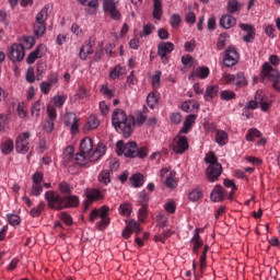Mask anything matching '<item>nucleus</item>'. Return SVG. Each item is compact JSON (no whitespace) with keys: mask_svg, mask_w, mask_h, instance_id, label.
Masks as SVG:
<instances>
[{"mask_svg":"<svg viewBox=\"0 0 280 280\" xmlns=\"http://www.w3.org/2000/svg\"><path fill=\"white\" fill-rule=\"evenodd\" d=\"M106 153V145L98 143L93 151V140L91 138H84L81 140L79 147V153L74 155V164L79 166H86L89 163L100 161Z\"/></svg>","mask_w":280,"mask_h":280,"instance_id":"obj_1","label":"nucleus"},{"mask_svg":"<svg viewBox=\"0 0 280 280\" xmlns=\"http://www.w3.org/2000/svg\"><path fill=\"white\" fill-rule=\"evenodd\" d=\"M136 124L135 116H127L124 109H114L112 114V126H114V129L118 133L125 136V138L131 137Z\"/></svg>","mask_w":280,"mask_h":280,"instance_id":"obj_2","label":"nucleus"},{"mask_svg":"<svg viewBox=\"0 0 280 280\" xmlns=\"http://www.w3.org/2000/svg\"><path fill=\"white\" fill-rule=\"evenodd\" d=\"M45 199L48 207L56 211H61L65 209L78 208L80 205L79 197H62L55 190H49L45 194Z\"/></svg>","mask_w":280,"mask_h":280,"instance_id":"obj_3","label":"nucleus"},{"mask_svg":"<svg viewBox=\"0 0 280 280\" xmlns=\"http://www.w3.org/2000/svg\"><path fill=\"white\" fill-rule=\"evenodd\" d=\"M116 147L118 148V155H125V158L129 159H144L149 153L148 147L138 148L136 142L125 144L124 141H118Z\"/></svg>","mask_w":280,"mask_h":280,"instance_id":"obj_4","label":"nucleus"},{"mask_svg":"<svg viewBox=\"0 0 280 280\" xmlns=\"http://www.w3.org/2000/svg\"><path fill=\"white\" fill-rule=\"evenodd\" d=\"M222 80L225 84H234L237 89L245 88L248 84L244 72H237L236 74L224 72V74H222Z\"/></svg>","mask_w":280,"mask_h":280,"instance_id":"obj_5","label":"nucleus"},{"mask_svg":"<svg viewBox=\"0 0 280 280\" xmlns=\"http://www.w3.org/2000/svg\"><path fill=\"white\" fill-rule=\"evenodd\" d=\"M240 60V55L234 46H229L225 49L223 57V66L226 68L234 67Z\"/></svg>","mask_w":280,"mask_h":280,"instance_id":"obj_6","label":"nucleus"},{"mask_svg":"<svg viewBox=\"0 0 280 280\" xmlns=\"http://www.w3.org/2000/svg\"><path fill=\"white\" fill-rule=\"evenodd\" d=\"M189 149V143L187 137H182L180 135L173 139L171 144V150L176 154H183Z\"/></svg>","mask_w":280,"mask_h":280,"instance_id":"obj_7","label":"nucleus"},{"mask_svg":"<svg viewBox=\"0 0 280 280\" xmlns=\"http://www.w3.org/2000/svg\"><path fill=\"white\" fill-rule=\"evenodd\" d=\"M260 74L264 80H269L272 82V84L280 79L279 70H276V68H272L270 63L262 65Z\"/></svg>","mask_w":280,"mask_h":280,"instance_id":"obj_8","label":"nucleus"},{"mask_svg":"<svg viewBox=\"0 0 280 280\" xmlns=\"http://www.w3.org/2000/svg\"><path fill=\"white\" fill-rule=\"evenodd\" d=\"M30 132L20 135L16 139L15 149L20 154H26L30 151Z\"/></svg>","mask_w":280,"mask_h":280,"instance_id":"obj_9","label":"nucleus"},{"mask_svg":"<svg viewBox=\"0 0 280 280\" xmlns=\"http://www.w3.org/2000/svg\"><path fill=\"white\" fill-rule=\"evenodd\" d=\"M103 11H105V14H108L114 21H119L121 19V13L116 8L115 0L103 1Z\"/></svg>","mask_w":280,"mask_h":280,"instance_id":"obj_10","label":"nucleus"},{"mask_svg":"<svg viewBox=\"0 0 280 280\" xmlns=\"http://www.w3.org/2000/svg\"><path fill=\"white\" fill-rule=\"evenodd\" d=\"M25 57V48L23 44H12L11 50L9 52V59L12 62H21Z\"/></svg>","mask_w":280,"mask_h":280,"instance_id":"obj_11","label":"nucleus"},{"mask_svg":"<svg viewBox=\"0 0 280 280\" xmlns=\"http://www.w3.org/2000/svg\"><path fill=\"white\" fill-rule=\"evenodd\" d=\"M174 49L175 46L172 42H160V44H158V56H160L163 63H167V55L172 54Z\"/></svg>","mask_w":280,"mask_h":280,"instance_id":"obj_12","label":"nucleus"},{"mask_svg":"<svg viewBox=\"0 0 280 280\" xmlns=\"http://www.w3.org/2000/svg\"><path fill=\"white\" fill-rule=\"evenodd\" d=\"M126 223H127V226L125 228V230H122V238L129 240L132 233H136V235H138L139 233L142 232L141 226L137 221L129 220Z\"/></svg>","mask_w":280,"mask_h":280,"instance_id":"obj_13","label":"nucleus"},{"mask_svg":"<svg viewBox=\"0 0 280 280\" xmlns=\"http://www.w3.org/2000/svg\"><path fill=\"white\" fill-rule=\"evenodd\" d=\"M223 167L221 164H217L214 166H208L206 170V178L210 183H215L219 180L222 175Z\"/></svg>","mask_w":280,"mask_h":280,"instance_id":"obj_14","label":"nucleus"},{"mask_svg":"<svg viewBox=\"0 0 280 280\" xmlns=\"http://www.w3.org/2000/svg\"><path fill=\"white\" fill-rule=\"evenodd\" d=\"M226 196L228 191L221 185H215L210 194V200L212 202H222Z\"/></svg>","mask_w":280,"mask_h":280,"instance_id":"obj_15","label":"nucleus"},{"mask_svg":"<svg viewBox=\"0 0 280 280\" xmlns=\"http://www.w3.org/2000/svg\"><path fill=\"white\" fill-rule=\"evenodd\" d=\"M77 2H79V4L83 7H88L85 12L90 15L96 14L97 9L100 7L98 0H77Z\"/></svg>","mask_w":280,"mask_h":280,"instance_id":"obj_16","label":"nucleus"},{"mask_svg":"<svg viewBox=\"0 0 280 280\" xmlns=\"http://www.w3.org/2000/svg\"><path fill=\"white\" fill-rule=\"evenodd\" d=\"M108 213H109L108 207L106 206L101 207V222L96 223V228H98V230H104L109 225L110 219L108 218Z\"/></svg>","mask_w":280,"mask_h":280,"instance_id":"obj_17","label":"nucleus"},{"mask_svg":"<svg viewBox=\"0 0 280 280\" xmlns=\"http://www.w3.org/2000/svg\"><path fill=\"white\" fill-rule=\"evenodd\" d=\"M238 27L246 33L243 36L245 43H253L255 39V28L252 24H238Z\"/></svg>","mask_w":280,"mask_h":280,"instance_id":"obj_18","label":"nucleus"},{"mask_svg":"<svg viewBox=\"0 0 280 280\" xmlns=\"http://www.w3.org/2000/svg\"><path fill=\"white\" fill-rule=\"evenodd\" d=\"M219 24H220V27H222L223 30H230L234 25H236V18L233 16L232 14H223L220 18Z\"/></svg>","mask_w":280,"mask_h":280,"instance_id":"obj_19","label":"nucleus"},{"mask_svg":"<svg viewBox=\"0 0 280 280\" xmlns=\"http://www.w3.org/2000/svg\"><path fill=\"white\" fill-rule=\"evenodd\" d=\"M105 192L106 190H100L97 188H92V189H88V191H85V197H88V199L94 201H100L103 200L105 198Z\"/></svg>","mask_w":280,"mask_h":280,"instance_id":"obj_20","label":"nucleus"},{"mask_svg":"<svg viewBox=\"0 0 280 280\" xmlns=\"http://www.w3.org/2000/svg\"><path fill=\"white\" fill-rule=\"evenodd\" d=\"M255 100L258 101L261 112H268L271 107V103L267 96H262V92L259 90L255 94Z\"/></svg>","mask_w":280,"mask_h":280,"instance_id":"obj_21","label":"nucleus"},{"mask_svg":"<svg viewBox=\"0 0 280 280\" xmlns=\"http://www.w3.org/2000/svg\"><path fill=\"white\" fill-rule=\"evenodd\" d=\"M209 74H210L209 68H207L206 66H201L200 68H196L195 70H192L188 79L191 80L194 78H199L201 80H206L209 77Z\"/></svg>","mask_w":280,"mask_h":280,"instance_id":"obj_22","label":"nucleus"},{"mask_svg":"<svg viewBox=\"0 0 280 280\" xmlns=\"http://www.w3.org/2000/svg\"><path fill=\"white\" fill-rule=\"evenodd\" d=\"M190 243L192 244V253L195 255H199V249L203 246V241L199 235L198 229L195 230V233H194V236L191 237Z\"/></svg>","mask_w":280,"mask_h":280,"instance_id":"obj_23","label":"nucleus"},{"mask_svg":"<svg viewBox=\"0 0 280 280\" xmlns=\"http://www.w3.org/2000/svg\"><path fill=\"white\" fill-rule=\"evenodd\" d=\"M196 118L197 116L195 114H189L184 120L182 129H179V135H187L195 124Z\"/></svg>","mask_w":280,"mask_h":280,"instance_id":"obj_24","label":"nucleus"},{"mask_svg":"<svg viewBox=\"0 0 280 280\" xmlns=\"http://www.w3.org/2000/svg\"><path fill=\"white\" fill-rule=\"evenodd\" d=\"M219 93V85H208L203 94V100L206 102H211Z\"/></svg>","mask_w":280,"mask_h":280,"instance_id":"obj_25","label":"nucleus"},{"mask_svg":"<svg viewBox=\"0 0 280 280\" xmlns=\"http://www.w3.org/2000/svg\"><path fill=\"white\" fill-rule=\"evenodd\" d=\"M163 15L162 0H153V19L161 20Z\"/></svg>","mask_w":280,"mask_h":280,"instance_id":"obj_26","label":"nucleus"},{"mask_svg":"<svg viewBox=\"0 0 280 280\" xmlns=\"http://www.w3.org/2000/svg\"><path fill=\"white\" fill-rule=\"evenodd\" d=\"M92 47H93L92 42H88L85 46H81V51H79V58H81V60H86L88 56L93 54Z\"/></svg>","mask_w":280,"mask_h":280,"instance_id":"obj_27","label":"nucleus"},{"mask_svg":"<svg viewBox=\"0 0 280 280\" xmlns=\"http://www.w3.org/2000/svg\"><path fill=\"white\" fill-rule=\"evenodd\" d=\"M58 189L62 197H78L72 196L73 188L67 182L60 183Z\"/></svg>","mask_w":280,"mask_h":280,"instance_id":"obj_28","label":"nucleus"},{"mask_svg":"<svg viewBox=\"0 0 280 280\" xmlns=\"http://www.w3.org/2000/svg\"><path fill=\"white\" fill-rule=\"evenodd\" d=\"M112 173L108 170H103L98 173V183L108 186L112 183Z\"/></svg>","mask_w":280,"mask_h":280,"instance_id":"obj_29","label":"nucleus"},{"mask_svg":"<svg viewBox=\"0 0 280 280\" xmlns=\"http://www.w3.org/2000/svg\"><path fill=\"white\" fill-rule=\"evenodd\" d=\"M98 126H100V120L97 116H90V118H88V122H85V130L88 131L95 130L98 128Z\"/></svg>","mask_w":280,"mask_h":280,"instance_id":"obj_30","label":"nucleus"},{"mask_svg":"<svg viewBox=\"0 0 280 280\" xmlns=\"http://www.w3.org/2000/svg\"><path fill=\"white\" fill-rule=\"evenodd\" d=\"M44 48L43 45H40L39 47L36 48V50H33L31 52V55H28L26 61L28 65H33L35 63V61L38 59V58H42V54H40V50Z\"/></svg>","mask_w":280,"mask_h":280,"instance_id":"obj_31","label":"nucleus"},{"mask_svg":"<svg viewBox=\"0 0 280 280\" xmlns=\"http://www.w3.org/2000/svg\"><path fill=\"white\" fill-rule=\"evenodd\" d=\"M159 104V96L156 92H151L149 96H147V105L151 109H155Z\"/></svg>","mask_w":280,"mask_h":280,"instance_id":"obj_32","label":"nucleus"},{"mask_svg":"<svg viewBox=\"0 0 280 280\" xmlns=\"http://www.w3.org/2000/svg\"><path fill=\"white\" fill-rule=\"evenodd\" d=\"M13 150H14V142L11 139L5 140L1 144V152L5 155L11 154Z\"/></svg>","mask_w":280,"mask_h":280,"instance_id":"obj_33","label":"nucleus"},{"mask_svg":"<svg viewBox=\"0 0 280 280\" xmlns=\"http://www.w3.org/2000/svg\"><path fill=\"white\" fill-rule=\"evenodd\" d=\"M129 183H131V186L139 188L144 184V176L142 174H136L129 178Z\"/></svg>","mask_w":280,"mask_h":280,"instance_id":"obj_34","label":"nucleus"},{"mask_svg":"<svg viewBox=\"0 0 280 280\" xmlns=\"http://www.w3.org/2000/svg\"><path fill=\"white\" fill-rule=\"evenodd\" d=\"M174 234V231L172 230H166L160 234H155V236L153 237V241L155 242H161L162 244L165 243V241L167 238H170L172 235Z\"/></svg>","mask_w":280,"mask_h":280,"instance_id":"obj_35","label":"nucleus"},{"mask_svg":"<svg viewBox=\"0 0 280 280\" xmlns=\"http://www.w3.org/2000/svg\"><path fill=\"white\" fill-rule=\"evenodd\" d=\"M131 212H132V206L128 202H125L120 205V207H118V213H120V215L122 217L129 218L131 215Z\"/></svg>","mask_w":280,"mask_h":280,"instance_id":"obj_36","label":"nucleus"},{"mask_svg":"<svg viewBox=\"0 0 280 280\" xmlns=\"http://www.w3.org/2000/svg\"><path fill=\"white\" fill-rule=\"evenodd\" d=\"M148 107H144L142 112H138V115H136V124H138V126H142L148 120Z\"/></svg>","mask_w":280,"mask_h":280,"instance_id":"obj_37","label":"nucleus"},{"mask_svg":"<svg viewBox=\"0 0 280 280\" xmlns=\"http://www.w3.org/2000/svg\"><path fill=\"white\" fill-rule=\"evenodd\" d=\"M49 4H46L40 12L36 15L37 23H45L48 19Z\"/></svg>","mask_w":280,"mask_h":280,"instance_id":"obj_38","label":"nucleus"},{"mask_svg":"<svg viewBox=\"0 0 280 280\" xmlns=\"http://www.w3.org/2000/svg\"><path fill=\"white\" fill-rule=\"evenodd\" d=\"M56 120H49L48 118L42 122L43 130L50 135L55 130Z\"/></svg>","mask_w":280,"mask_h":280,"instance_id":"obj_39","label":"nucleus"},{"mask_svg":"<svg viewBox=\"0 0 280 280\" xmlns=\"http://www.w3.org/2000/svg\"><path fill=\"white\" fill-rule=\"evenodd\" d=\"M260 137H261V132L258 131V129L252 128V129H248L245 136V139L248 142H254V138H260Z\"/></svg>","mask_w":280,"mask_h":280,"instance_id":"obj_40","label":"nucleus"},{"mask_svg":"<svg viewBox=\"0 0 280 280\" xmlns=\"http://www.w3.org/2000/svg\"><path fill=\"white\" fill-rule=\"evenodd\" d=\"M46 32V24L43 22H35L34 24V33L37 37H40Z\"/></svg>","mask_w":280,"mask_h":280,"instance_id":"obj_41","label":"nucleus"},{"mask_svg":"<svg viewBox=\"0 0 280 280\" xmlns=\"http://www.w3.org/2000/svg\"><path fill=\"white\" fill-rule=\"evenodd\" d=\"M205 163L209 164V166L220 165V163H218V158L214 152H209L208 154H206Z\"/></svg>","mask_w":280,"mask_h":280,"instance_id":"obj_42","label":"nucleus"},{"mask_svg":"<svg viewBox=\"0 0 280 280\" xmlns=\"http://www.w3.org/2000/svg\"><path fill=\"white\" fill-rule=\"evenodd\" d=\"M226 141H228V133L225 131H217V135H215V142L223 147L226 144Z\"/></svg>","mask_w":280,"mask_h":280,"instance_id":"obj_43","label":"nucleus"},{"mask_svg":"<svg viewBox=\"0 0 280 280\" xmlns=\"http://www.w3.org/2000/svg\"><path fill=\"white\" fill-rule=\"evenodd\" d=\"M241 10V5L237 0H230L228 2V12L234 14Z\"/></svg>","mask_w":280,"mask_h":280,"instance_id":"obj_44","label":"nucleus"},{"mask_svg":"<svg viewBox=\"0 0 280 280\" xmlns=\"http://www.w3.org/2000/svg\"><path fill=\"white\" fill-rule=\"evenodd\" d=\"M161 78H162V72L161 70H158L153 77H151V85H153V89H159L161 85Z\"/></svg>","mask_w":280,"mask_h":280,"instance_id":"obj_45","label":"nucleus"},{"mask_svg":"<svg viewBox=\"0 0 280 280\" xmlns=\"http://www.w3.org/2000/svg\"><path fill=\"white\" fill-rule=\"evenodd\" d=\"M46 208V205L44 202H40L38 205V207L34 208L31 210L30 214L33 217V218H38L42 215L43 211L45 210Z\"/></svg>","mask_w":280,"mask_h":280,"instance_id":"obj_46","label":"nucleus"},{"mask_svg":"<svg viewBox=\"0 0 280 280\" xmlns=\"http://www.w3.org/2000/svg\"><path fill=\"white\" fill-rule=\"evenodd\" d=\"M43 108L42 101H36L32 105V116L38 118Z\"/></svg>","mask_w":280,"mask_h":280,"instance_id":"obj_47","label":"nucleus"},{"mask_svg":"<svg viewBox=\"0 0 280 280\" xmlns=\"http://www.w3.org/2000/svg\"><path fill=\"white\" fill-rule=\"evenodd\" d=\"M200 198H202V192L200 189H194L188 194V199L191 202L198 201Z\"/></svg>","mask_w":280,"mask_h":280,"instance_id":"obj_48","label":"nucleus"},{"mask_svg":"<svg viewBox=\"0 0 280 280\" xmlns=\"http://www.w3.org/2000/svg\"><path fill=\"white\" fill-rule=\"evenodd\" d=\"M63 119L66 126H70L73 124V121L78 120L77 115L73 114V112H67Z\"/></svg>","mask_w":280,"mask_h":280,"instance_id":"obj_49","label":"nucleus"},{"mask_svg":"<svg viewBox=\"0 0 280 280\" xmlns=\"http://www.w3.org/2000/svg\"><path fill=\"white\" fill-rule=\"evenodd\" d=\"M147 218H148V205H144L140 207V210H138V220H140V222H144Z\"/></svg>","mask_w":280,"mask_h":280,"instance_id":"obj_50","label":"nucleus"},{"mask_svg":"<svg viewBox=\"0 0 280 280\" xmlns=\"http://www.w3.org/2000/svg\"><path fill=\"white\" fill-rule=\"evenodd\" d=\"M121 70H122L121 66H115V67L112 69V71L109 72V78H110L112 80H117V79H119V77L121 75Z\"/></svg>","mask_w":280,"mask_h":280,"instance_id":"obj_51","label":"nucleus"},{"mask_svg":"<svg viewBox=\"0 0 280 280\" xmlns=\"http://www.w3.org/2000/svg\"><path fill=\"white\" fill-rule=\"evenodd\" d=\"M221 100L223 101H231L236 97L235 92H231L230 90H223L220 94Z\"/></svg>","mask_w":280,"mask_h":280,"instance_id":"obj_52","label":"nucleus"},{"mask_svg":"<svg viewBox=\"0 0 280 280\" xmlns=\"http://www.w3.org/2000/svg\"><path fill=\"white\" fill-rule=\"evenodd\" d=\"M182 18L179 14L175 13L171 16V27L177 30L180 25Z\"/></svg>","mask_w":280,"mask_h":280,"instance_id":"obj_53","label":"nucleus"},{"mask_svg":"<svg viewBox=\"0 0 280 280\" xmlns=\"http://www.w3.org/2000/svg\"><path fill=\"white\" fill-rule=\"evenodd\" d=\"M101 93L109 100H112L115 95L114 90H109L108 85H101Z\"/></svg>","mask_w":280,"mask_h":280,"instance_id":"obj_54","label":"nucleus"},{"mask_svg":"<svg viewBox=\"0 0 280 280\" xmlns=\"http://www.w3.org/2000/svg\"><path fill=\"white\" fill-rule=\"evenodd\" d=\"M47 115H48V118L49 120L51 121H56L57 120V109L56 107H51L50 105L47 107Z\"/></svg>","mask_w":280,"mask_h":280,"instance_id":"obj_55","label":"nucleus"},{"mask_svg":"<svg viewBox=\"0 0 280 280\" xmlns=\"http://www.w3.org/2000/svg\"><path fill=\"white\" fill-rule=\"evenodd\" d=\"M196 105L191 101H185L182 104V110L185 113H191L195 109Z\"/></svg>","mask_w":280,"mask_h":280,"instance_id":"obj_56","label":"nucleus"},{"mask_svg":"<svg viewBox=\"0 0 280 280\" xmlns=\"http://www.w3.org/2000/svg\"><path fill=\"white\" fill-rule=\"evenodd\" d=\"M60 219H61V221H62L66 225H68V226H71V225L73 224V219H72V217H71L70 214H68L67 212H62V213L60 214Z\"/></svg>","mask_w":280,"mask_h":280,"instance_id":"obj_57","label":"nucleus"},{"mask_svg":"<svg viewBox=\"0 0 280 280\" xmlns=\"http://www.w3.org/2000/svg\"><path fill=\"white\" fill-rule=\"evenodd\" d=\"M8 221L13 226H18V225L21 224V218L16 214H9L8 215Z\"/></svg>","mask_w":280,"mask_h":280,"instance_id":"obj_58","label":"nucleus"},{"mask_svg":"<svg viewBox=\"0 0 280 280\" xmlns=\"http://www.w3.org/2000/svg\"><path fill=\"white\" fill-rule=\"evenodd\" d=\"M65 158L66 160L70 161L72 160L73 163H75V156H74V148L73 147H68L66 152H65Z\"/></svg>","mask_w":280,"mask_h":280,"instance_id":"obj_59","label":"nucleus"},{"mask_svg":"<svg viewBox=\"0 0 280 280\" xmlns=\"http://www.w3.org/2000/svg\"><path fill=\"white\" fill-rule=\"evenodd\" d=\"M74 97H77V100H85L89 97V92L85 88H79V92L74 94Z\"/></svg>","mask_w":280,"mask_h":280,"instance_id":"obj_60","label":"nucleus"},{"mask_svg":"<svg viewBox=\"0 0 280 280\" xmlns=\"http://www.w3.org/2000/svg\"><path fill=\"white\" fill-rule=\"evenodd\" d=\"M66 101H67V96L58 95V96H55L54 104L56 107L61 108L65 105Z\"/></svg>","mask_w":280,"mask_h":280,"instance_id":"obj_61","label":"nucleus"},{"mask_svg":"<svg viewBox=\"0 0 280 280\" xmlns=\"http://www.w3.org/2000/svg\"><path fill=\"white\" fill-rule=\"evenodd\" d=\"M44 188L42 184H33L32 186V195L39 197L43 192Z\"/></svg>","mask_w":280,"mask_h":280,"instance_id":"obj_62","label":"nucleus"},{"mask_svg":"<svg viewBox=\"0 0 280 280\" xmlns=\"http://www.w3.org/2000/svg\"><path fill=\"white\" fill-rule=\"evenodd\" d=\"M23 43H24V46H23L24 49L25 48L31 49L35 45L36 39L35 37L30 36V37H25Z\"/></svg>","mask_w":280,"mask_h":280,"instance_id":"obj_63","label":"nucleus"},{"mask_svg":"<svg viewBox=\"0 0 280 280\" xmlns=\"http://www.w3.org/2000/svg\"><path fill=\"white\" fill-rule=\"evenodd\" d=\"M168 218L164 217L163 214L158 215V226L164 229L167 226Z\"/></svg>","mask_w":280,"mask_h":280,"instance_id":"obj_64","label":"nucleus"}]
</instances>
